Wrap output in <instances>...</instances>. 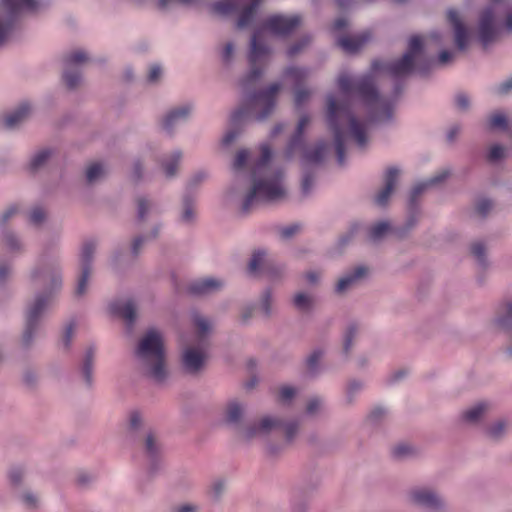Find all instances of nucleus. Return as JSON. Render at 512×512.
Instances as JSON below:
<instances>
[{
  "label": "nucleus",
  "instance_id": "1",
  "mask_svg": "<svg viewBox=\"0 0 512 512\" xmlns=\"http://www.w3.org/2000/svg\"><path fill=\"white\" fill-rule=\"evenodd\" d=\"M423 58V41L420 36L414 35L409 39L406 53L394 62L374 60L367 75L353 78L348 74H341L337 84L343 96H357L371 111L372 119L377 121L389 120L392 116L391 103L381 97L376 89V77L381 74L392 78H401L410 74L415 68L420 74H425L428 67L420 61ZM432 60L427 62L431 66Z\"/></svg>",
  "mask_w": 512,
  "mask_h": 512
},
{
  "label": "nucleus",
  "instance_id": "2",
  "mask_svg": "<svg viewBox=\"0 0 512 512\" xmlns=\"http://www.w3.org/2000/svg\"><path fill=\"white\" fill-rule=\"evenodd\" d=\"M271 158V147L268 144H262L260 146V157L253 162L251 168L253 186L243 201V213L250 212L258 203L274 202L285 197L283 173L280 170L272 169Z\"/></svg>",
  "mask_w": 512,
  "mask_h": 512
},
{
  "label": "nucleus",
  "instance_id": "3",
  "mask_svg": "<svg viewBox=\"0 0 512 512\" xmlns=\"http://www.w3.org/2000/svg\"><path fill=\"white\" fill-rule=\"evenodd\" d=\"M326 119L333 132L339 165L345 163V141L351 138L363 148L367 143L366 125L356 119L347 101L338 102L334 96L327 98Z\"/></svg>",
  "mask_w": 512,
  "mask_h": 512
},
{
  "label": "nucleus",
  "instance_id": "4",
  "mask_svg": "<svg viewBox=\"0 0 512 512\" xmlns=\"http://www.w3.org/2000/svg\"><path fill=\"white\" fill-rule=\"evenodd\" d=\"M281 84L273 83L267 89L249 95L247 101L231 115L234 126L255 113L257 120L266 119L274 110Z\"/></svg>",
  "mask_w": 512,
  "mask_h": 512
},
{
  "label": "nucleus",
  "instance_id": "5",
  "mask_svg": "<svg viewBox=\"0 0 512 512\" xmlns=\"http://www.w3.org/2000/svg\"><path fill=\"white\" fill-rule=\"evenodd\" d=\"M136 354L149 367L152 378L156 381L164 380L166 376L165 354L160 332L155 329L149 330L140 340Z\"/></svg>",
  "mask_w": 512,
  "mask_h": 512
},
{
  "label": "nucleus",
  "instance_id": "6",
  "mask_svg": "<svg viewBox=\"0 0 512 512\" xmlns=\"http://www.w3.org/2000/svg\"><path fill=\"white\" fill-rule=\"evenodd\" d=\"M310 123V117L308 115H303L297 124L294 135L291 137L287 149L286 156L287 158L292 157L296 152H303V158L307 163L316 164L320 163L327 151V143L320 142L316 145V147L312 150H307L304 145L303 136L304 131L308 124Z\"/></svg>",
  "mask_w": 512,
  "mask_h": 512
},
{
  "label": "nucleus",
  "instance_id": "7",
  "mask_svg": "<svg viewBox=\"0 0 512 512\" xmlns=\"http://www.w3.org/2000/svg\"><path fill=\"white\" fill-rule=\"evenodd\" d=\"M270 50L262 40L261 30L254 32L251 39V49L249 54L250 72L242 80L241 85L245 92H249L255 83L261 78L263 74V64L269 55Z\"/></svg>",
  "mask_w": 512,
  "mask_h": 512
},
{
  "label": "nucleus",
  "instance_id": "8",
  "mask_svg": "<svg viewBox=\"0 0 512 512\" xmlns=\"http://www.w3.org/2000/svg\"><path fill=\"white\" fill-rule=\"evenodd\" d=\"M1 7L6 17L0 20V44L8 37L22 11H34L37 8L36 0H1Z\"/></svg>",
  "mask_w": 512,
  "mask_h": 512
},
{
  "label": "nucleus",
  "instance_id": "9",
  "mask_svg": "<svg viewBox=\"0 0 512 512\" xmlns=\"http://www.w3.org/2000/svg\"><path fill=\"white\" fill-rule=\"evenodd\" d=\"M490 1L492 2V5L481 13L479 21V40L484 47L498 38L502 28L497 17L496 7L502 0Z\"/></svg>",
  "mask_w": 512,
  "mask_h": 512
},
{
  "label": "nucleus",
  "instance_id": "10",
  "mask_svg": "<svg viewBox=\"0 0 512 512\" xmlns=\"http://www.w3.org/2000/svg\"><path fill=\"white\" fill-rule=\"evenodd\" d=\"M302 22L300 15H273L264 22V28L274 35L287 36Z\"/></svg>",
  "mask_w": 512,
  "mask_h": 512
},
{
  "label": "nucleus",
  "instance_id": "11",
  "mask_svg": "<svg viewBox=\"0 0 512 512\" xmlns=\"http://www.w3.org/2000/svg\"><path fill=\"white\" fill-rule=\"evenodd\" d=\"M96 244L92 240L85 241L82 246L80 261L81 275L78 280L76 294L81 296L86 291L87 282L91 273V261L95 252Z\"/></svg>",
  "mask_w": 512,
  "mask_h": 512
},
{
  "label": "nucleus",
  "instance_id": "12",
  "mask_svg": "<svg viewBox=\"0 0 512 512\" xmlns=\"http://www.w3.org/2000/svg\"><path fill=\"white\" fill-rule=\"evenodd\" d=\"M88 60L86 53L82 50H76L69 53L65 59V70L63 73V80L69 89H73L80 83L81 76L77 71H71L70 67L84 63Z\"/></svg>",
  "mask_w": 512,
  "mask_h": 512
},
{
  "label": "nucleus",
  "instance_id": "13",
  "mask_svg": "<svg viewBox=\"0 0 512 512\" xmlns=\"http://www.w3.org/2000/svg\"><path fill=\"white\" fill-rule=\"evenodd\" d=\"M49 300L50 296L48 295L38 296L33 305L29 308L26 320V329L23 335V341L26 344L31 341L37 322L45 308L48 306Z\"/></svg>",
  "mask_w": 512,
  "mask_h": 512
},
{
  "label": "nucleus",
  "instance_id": "14",
  "mask_svg": "<svg viewBox=\"0 0 512 512\" xmlns=\"http://www.w3.org/2000/svg\"><path fill=\"white\" fill-rule=\"evenodd\" d=\"M447 20L454 30L455 44L458 50L464 51L469 42V32L465 27L459 13L455 9L447 11Z\"/></svg>",
  "mask_w": 512,
  "mask_h": 512
},
{
  "label": "nucleus",
  "instance_id": "15",
  "mask_svg": "<svg viewBox=\"0 0 512 512\" xmlns=\"http://www.w3.org/2000/svg\"><path fill=\"white\" fill-rule=\"evenodd\" d=\"M110 313L123 319L127 325H133L136 318V306L132 300H117L109 305Z\"/></svg>",
  "mask_w": 512,
  "mask_h": 512
},
{
  "label": "nucleus",
  "instance_id": "16",
  "mask_svg": "<svg viewBox=\"0 0 512 512\" xmlns=\"http://www.w3.org/2000/svg\"><path fill=\"white\" fill-rule=\"evenodd\" d=\"M223 287V282L215 278H202L189 285V292L193 295H206Z\"/></svg>",
  "mask_w": 512,
  "mask_h": 512
},
{
  "label": "nucleus",
  "instance_id": "17",
  "mask_svg": "<svg viewBox=\"0 0 512 512\" xmlns=\"http://www.w3.org/2000/svg\"><path fill=\"white\" fill-rule=\"evenodd\" d=\"M398 174L399 170L394 167H391L386 171L385 186L375 197V202L379 206H384L387 204L388 199L394 190Z\"/></svg>",
  "mask_w": 512,
  "mask_h": 512
},
{
  "label": "nucleus",
  "instance_id": "18",
  "mask_svg": "<svg viewBox=\"0 0 512 512\" xmlns=\"http://www.w3.org/2000/svg\"><path fill=\"white\" fill-rule=\"evenodd\" d=\"M412 502L417 505L436 509L441 505V499L428 489H416L410 494Z\"/></svg>",
  "mask_w": 512,
  "mask_h": 512
},
{
  "label": "nucleus",
  "instance_id": "19",
  "mask_svg": "<svg viewBox=\"0 0 512 512\" xmlns=\"http://www.w3.org/2000/svg\"><path fill=\"white\" fill-rule=\"evenodd\" d=\"M205 354L198 348H187L183 353V365L189 372H197L205 361Z\"/></svg>",
  "mask_w": 512,
  "mask_h": 512
},
{
  "label": "nucleus",
  "instance_id": "20",
  "mask_svg": "<svg viewBox=\"0 0 512 512\" xmlns=\"http://www.w3.org/2000/svg\"><path fill=\"white\" fill-rule=\"evenodd\" d=\"M370 32H363L356 36H343L338 40V45L348 53L357 52L369 39Z\"/></svg>",
  "mask_w": 512,
  "mask_h": 512
},
{
  "label": "nucleus",
  "instance_id": "21",
  "mask_svg": "<svg viewBox=\"0 0 512 512\" xmlns=\"http://www.w3.org/2000/svg\"><path fill=\"white\" fill-rule=\"evenodd\" d=\"M29 112L30 106L23 103L14 112L1 117L0 123L4 128L13 129L28 116Z\"/></svg>",
  "mask_w": 512,
  "mask_h": 512
},
{
  "label": "nucleus",
  "instance_id": "22",
  "mask_svg": "<svg viewBox=\"0 0 512 512\" xmlns=\"http://www.w3.org/2000/svg\"><path fill=\"white\" fill-rule=\"evenodd\" d=\"M448 171H443L436 175L435 177L415 185L411 191L410 195V206L413 207L417 201V198L429 187H432L440 182H442L448 176Z\"/></svg>",
  "mask_w": 512,
  "mask_h": 512
},
{
  "label": "nucleus",
  "instance_id": "23",
  "mask_svg": "<svg viewBox=\"0 0 512 512\" xmlns=\"http://www.w3.org/2000/svg\"><path fill=\"white\" fill-rule=\"evenodd\" d=\"M191 112V108L187 105L170 111L163 120V128L170 131L175 125L184 121Z\"/></svg>",
  "mask_w": 512,
  "mask_h": 512
},
{
  "label": "nucleus",
  "instance_id": "24",
  "mask_svg": "<svg viewBox=\"0 0 512 512\" xmlns=\"http://www.w3.org/2000/svg\"><path fill=\"white\" fill-rule=\"evenodd\" d=\"M367 272H368V269L364 266H359V267L355 268V270L351 274L341 278L338 281V283L336 285V292L343 293L349 287H351L354 283H356L357 280L364 277L367 274Z\"/></svg>",
  "mask_w": 512,
  "mask_h": 512
},
{
  "label": "nucleus",
  "instance_id": "25",
  "mask_svg": "<svg viewBox=\"0 0 512 512\" xmlns=\"http://www.w3.org/2000/svg\"><path fill=\"white\" fill-rule=\"evenodd\" d=\"M261 1L252 0L249 5L243 8L237 21L238 28H245L252 23Z\"/></svg>",
  "mask_w": 512,
  "mask_h": 512
},
{
  "label": "nucleus",
  "instance_id": "26",
  "mask_svg": "<svg viewBox=\"0 0 512 512\" xmlns=\"http://www.w3.org/2000/svg\"><path fill=\"white\" fill-rule=\"evenodd\" d=\"M497 323L503 329L512 327V302H506L499 306L497 311Z\"/></svg>",
  "mask_w": 512,
  "mask_h": 512
},
{
  "label": "nucleus",
  "instance_id": "27",
  "mask_svg": "<svg viewBox=\"0 0 512 512\" xmlns=\"http://www.w3.org/2000/svg\"><path fill=\"white\" fill-rule=\"evenodd\" d=\"M489 406L485 402L478 403L476 406L463 413V419L466 422L474 423L488 410Z\"/></svg>",
  "mask_w": 512,
  "mask_h": 512
},
{
  "label": "nucleus",
  "instance_id": "28",
  "mask_svg": "<svg viewBox=\"0 0 512 512\" xmlns=\"http://www.w3.org/2000/svg\"><path fill=\"white\" fill-rule=\"evenodd\" d=\"M280 426H281V422L280 421H278L276 419H273V418H270V417H265V418H263L261 420L258 428L253 427V428H250L247 431V436L248 437H252L257 432H267V431H269L270 429H272L274 427H280Z\"/></svg>",
  "mask_w": 512,
  "mask_h": 512
},
{
  "label": "nucleus",
  "instance_id": "29",
  "mask_svg": "<svg viewBox=\"0 0 512 512\" xmlns=\"http://www.w3.org/2000/svg\"><path fill=\"white\" fill-rule=\"evenodd\" d=\"M214 13L219 15H229L236 11V0H220L212 5Z\"/></svg>",
  "mask_w": 512,
  "mask_h": 512
},
{
  "label": "nucleus",
  "instance_id": "30",
  "mask_svg": "<svg viewBox=\"0 0 512 512\" xmlns=\"http://www.w3.org/2000/svg\"><path fill=\"white\" fill-rule=\"evenodd\" d=\"M180 159L181 153L175 152L170 156L169 159L163 162V168L167 177H172L175 175Z\"/></svg>",
  "mask_w": 512,
  "mask_h": 512
},
{
  "label": "nucleus",
  "instance_id": "31",
  "mask_svg": "<svg viewBox=\"0 0 512 512\" xmlns=\"http://www.w3.org/2000/svg\"><path fill=\"white\" fill-rule=\"evenodd\" d=\"M52 152L49 149L39 151L31 160L29 168L31 171H36L41 168L44 163L50 158Z\"/></svg>",
  "mask_w": 512,
  "mask_h": 512
},
{
  "label": "nucleus",
  "instance_id": "32",
  "mask_svg": "<svg viewBox=\"0 0 512 512\" xmlns=\"http://www.w3.org/2000/svg\"><path fill=\"white\" fill-rule=\"evenodd\" d=\"M33 278H43L45 281L49 280L51 283V286L53 288H57L61 284V279L58 276H55L53 272L50 269H44L43 271H35L33 272Z\"/></svg>",
  "mask_w": 512,
  "mask_h": 512
},
{
  "label": "nucleus",
  "instance_id": "33",
  "mask_svg": "<svg viewBox=\"0 0 512 512\" xmlns=\"http://www.w3.org/2000/svg\"><path fill=\"white\" fill-rule=\"evenodd\" d=\"M390 229L388 222H379L370 228L369 236L372 240H378L382 238Z\"/></svg>",
  "mask_w": 512,
  "mask_h": 512
},
{
  "label": "nucleus",
  "instance_id": "34",
  "mask_svg": "<svg viewBox=\"0 0 512 512\" xmlns=\"http://www.w3.org/2000/svg\"><path fill=\"white\" fill-rule=\"evenodd\" d=\"M488 125L490 129H502L507 128V119L503 113L496 112L489 117Z\"/></svg>",
  "mask_w": 512,
  "mask_h": 512
},
{
  "label": "nucleus",
  "instance_id": "35",
  "mask_svg": "<svg viewBox=\"0 0 512 512\" xmlns=\"http://www.w3.org/2000/svg\"><path fill=\"white\" fill-rule=\"evenodd\" d=\"M243 410L237 402L229 403L227 407V421L230 423H236L240 420Z\"/></svg>",
  "mask_w": 512,
  "mask_h": 512
},
{
  "label": "nucleus",
  "instance_id": "36",
  "mask_svg": "<svg viewBox=\"0 0 512 512\" xmlns=\"http://www.w3.org/2000/svg\"><path fill=\"white\" fill-rule=\"evenodd\" d=\"M286 75L289 76L296 85H299L308 76V71L303 68L290 67L286 70Z\"/></svg>",
  "mask_w": 512,
  "mask_h": 512
},
{
  "label": "nucleus",
  "instance_id": "37",
  "mask_svg": "<svg viewBox=\"0 0 512 512\" xmlns=\"http://www.w3.org/2000/svg\"><path fill=\"white\" fill-rule=\"evenodd\" d=\"M104 173V169L99 163H93L87 167L86 179L89 183L94 182Z\"/></svg>",
  "mask_w": 512,
  "mask_h": 512
},
{
  "label": "nucleus",
  "instance_id": "38",
  "mask_svg": "<svg viewBox=\"0 0 512 512\" xmlns=\"http://www.w3.org/2000/svg\"><path fill=\"white\" fill-rule=\"evenodd\" d=\"M94 352L92 349H89L86 353V357L83 364V375L88 385L91 384V371H92V361H93Z\"/></svg>",
  "mask_w": 512,
  "mask_h": 512
},
{
  "label": "nucleus",
  "instance_id": "39",
  "mask_svg": "<svg viewBox=\"0 0 512 512\" xmlns=\"http://www.w3.org/2000/svg\"><path fill=\"white\" fill-rule=\"evenodd\" d=\"M264 252L263 251H255L252 255V258L248 265V270L251 274L258 271L262 263L264 262Z\"/></svg>",
  "mask_w": 512,
  "mask_h": 512
},
{
  "label": "nucleus",
  "instance_id": "40",
  "mask_svg": "<svg viewBox=\"0 0 512 512\" xmlns=\"http://www.w3.org/2000/svg\"><path fill=\"white\" fill-rule=\"evenodd\" d=\"M249 159V152L248 150H240L236 156H235V159H234V162H233V168L234 170H241L242 168L245 167L247 161Z\"/></svg>",
  "mask_w": 512,
  "mask_h": 512
},
{
  "label": "nucleus",
  "instance_id": "41",
  "mask_svg": "<svg viewBox=\"0 0 512 512\" xmlns=\"http://www.w3.org/2000/svg\"><path fill=\"white\" fill-rule=\"evenodd\" d=\"M294 305L299 310H307L311 305V298L304 293H298L294 297Z\"/></svg>",
  "mask_w": 512,
  "mask_h": 512
},
{
  "label": "nucleus",
  "instance_id": "42",
  "mask_svg": "<svg viewBox=\"0 0 512 512\" xmlns=\"http://www.w3.org/2000/svg\"><path fill=\"white\" fill-rule=\"evenodd\" d=\"M194 324H195V327L198 330L200 338L204 337L206 335V333L210 329L209 322L205 318L200 317V316H195L194 317Z\"/></svg>",
  "mask_w": 512,
  "mask_h": 512
},
{
  "label": "nucleus",
  "instance_id": "43",
  "mask_svg": "<svg viewBox=\"0 0 512 512\" xmlns=\"http://www.w3.org/2000/svg\"><path fill=\"white\" fill-rule=\"evenodd\" d=\"M357 330L358 328L355 326V325H351L346 334H345V338H344V352L345 353H349L351 347H352V341H353V338L354 336L356 335L357 333Z\"/></svg>",
  "mask_w": 512,
  "mask_h": 512
},
{
  "label": "nucleus",
  "instance_id": "44",
  "mask_svg": "<svg viewBox=\"0 0 512 512\" xmlns=\"http://www.w3.org/2000/svg\"><path fill=\"white\" fill-rule=\"evenodd\" d=\"M310 94V91L305 88H297L294 98L295 105L301 107L309 99Z\"/></svg>",
  "mask_w": 512,
  "mask_h": 512
},
{
  "label": "nucleus",
  "instance_id": "45",
  "mask_svg": "<svg viewBox=\"0 0 512 512\" xmlns=\"http://www.w3.org/2000/svg\"><path fill=\"white\" fill-rule=\"evenodd\" d=\"M183 205L184 211L182 214V220L185 222H190L194 217V209L192 202L188 198H185Z\"/></svg>",
  "mask_w": 512,
  "mask_h": 512
},
{
  "label": "nucleus",
  "instance_id": "46",
  "mask_svg": "<svg viewBox=\"0 0 512 512\" xmlns=\"http://www.w3.org/2000/svg\"><path fill=\"white\" fill-rule=\"evenodd\" d=\"M411 452V447L408 444L404 443L395 446L392 450L393 456L396 458H402L404 456L409 455Z\"/></svg>",
  "mask_w": 512,
  "mask_h": 512
},
{
  "label": "nucleus",
  "instance_id": "47",
  "mask_svg": "<svg viewBox=\"0 0 512 512\" xmlns=\"http://www.w3.org/2000/svg\"><path fill=\"white\" fill-rule=\"evenodd\" d=\"M505 149L501 145H494L490 148L488 159L490 161H497L504 156Z\"/></svg>",
  "mask_w": 512,
  "mask_h": 512
},
{
  "label": "nucleus",
  "instance_id": "48",
  "mask_svg": "<svg viewBox=\"0 0 512 512\" xmlns=\"http://www.w3.org/2000/svg\"><path fill=\"white\" fill-rule=\"evenodd\" d=\"M472 254L478 259V261L483 264L485 248L482 243L475 242L471 245Z\"/></svg>",
  "mask_w": 512,
  "mask_h": 512
},
{
  "label": "nucleus",
  "instance_id": "49",
  "mask_svg": "<svg viewBox=\"0 0 512 512\" xmlns=\"http://www.w3.org/2000/svg\"><path fill=\"white\" fill-rule=\"evenodd\" d=\"M45 219V212L42 208L36 207L30 213V222L38 225Z\"/></svg>",
  "mask_w": 512,
  "mask_h": 512
},
{
  "label": "nucleus",
  "instance_id": "50",
  "mask_svg": "<svg viewBox=\"0 0 512 512\" xmlns=\"http://www.w3.org/2000/svg\"><path fill=\"white\" fill-rule=\"evenodd\" d=\"M295 393L296 391L293 387L283 386L279 391V398L282 402H286L291 400L294 397Z\"/></svg>",
  "mask_w": 512,
  "mask_h": 512
},
{
  "label": "nucleus",
  "instance_id": "51",
  "mask_svg": "<svg viewBox=\"0 0 512 512\" xmlns=\"http://www.w3.org/2000/svg\"><path fill=\"white\" fill-rule=\"evenodd\" d=\"M491 208L492 203L488 199H482L476 205V211L480 216H485Z\"/></svg>",
  "mask_w": 512,
  "mask_h": 512
},
{
  "label": "nucleus",
  "instance_id": "52",
  "mask_svg": "<svg viewBox=\"0 0 512 512\" xmlns=\"http://www.w3.org/2000/svg\"><path fill=\"white\" fill-rule=\"evenodd\" d=\"M300 228L301 227L298 224H292L287 227H284L280 231L281 237L284 239H288L295 235L298 231H300Z\"/></svg>",
  "mask_w": 512,
  "mask_h": 512
},
{
  "label": "nucleus",
  "instance_id": "53",
  "mask_svg": "<svg viewBox=\"0 0 512 512\" xmlns=\"http://www.w3.org/2000/svg\"><path fill=\"white\" fill-rule=\"evenodd\" d=\"M322 356V352L319 350L314 351L307 359V367L313 372L316 369L317 363Z\"/></svg>",
  "mask_w": 512,
  "mask_h": 512
},
{
  "label": "nucleus",
  "instance_id": "54",
  "mask_svg": "<svg viewBox=\"0 0 512 512\" xmlns=\"http://www.w3.org/2000/svg\"><path fill=\"white\" fill-rule=\"evenodd\" d=\"M150 205L148 201L144 198H139L137 201V211H138V218L139 220H143L145 217V214L147 213Z\"/></svg>",
  "mask_w": 512,
  "mask_h": 512
},
{
  "label": "nucleus",
  "instance_id": "55",
  "mask_svg": "<svg viewBox=\"0 0 512 512\" xmlns=\"http://www.w3.org/2000/svg\"><path fill=\"white\" fill-rule=\"evenodd\" d=\"M505 423L502 422V421H499L497 422L496 424H494L490 429H489V435L492 437V438H499L502 433L504 432L505 430Z\"/></svg>",
  "mask_w": 512,
  "mask_h": 512
},
{
  "label": "nucleus",
  "instance_id": "56",
  "mask_svg": "<svg viewBox=\"0 0 512 512\" xmlns=\"http://www.w3.org/2000/svg\"><path fill=\"white\" fill-rule=\"evenodd\" d=\"M145 447L146 452L150 457H154L156 455L158 448L155 443L154 437L151 434L147 436Z\"/></svg>",
  "mask_w": 512,
  "mask_h": 512
},
{
  "label": "nucleus",
  "instance_id": "57",
  "mask_svg": "<svg viewBox=\"0 0 512 512\" xmlns=\"http://www.w3.org/2000/svg\"><path fill=\"white\" fill-rule=\"evenodd\" d=\"M455 103L458 109L465 110L469 106V99L465 94L459 93L455 98Z\"/></svg>",
  "mask_w": 512,
  "mask_h": 512
},
{
  "label": "nucleus",
  "instance_id": "58",
  "mask_svg": "<svg viewBox=\"0 0 512 512\" xmlns=\"http://www.w3.org/2000/svg\"><path fill=\"white\" fill-rule=\"evenodd\" d=\"M454 58V53L448 50H443L440 52L437 63L440 65H445L452 61Z\"/></svg>",
  "mask_w": 512,
  "mask_h": 512
},
{
  "label": "nucleus",
  "instance_id": "59",
  "mask_svg": "<svg viewBox=\"0 0 512 512\" xmlns=\"http://www.w3.org/2000/svg\"><path fill=\"white\" fill-rule=\"evenodd\" d=\"M74 333V323H69L63 335V343L65 347H69Z\"/></svg>",
  "mask_w": 512,
  "mask_h": 512
},
{
  "label": "nucleus",
  "instance_id": "60",
  "mask_svg": "<svg viewBox=\"0 0 512 512\" xmlns=\"http://www.w3.org/2000/svg\"><path fill=\"white\" fill-rule=\"evenodd\" d=\"M162 70L159 65H152L148 73V80L150 82L157 81L161 76Z\"/></svg>",
  "mask_w": 512,
  "mask_h": 512
},
{
  "label": "nucleus",
  "instance_id": "61",
  "mask_svg": "<svg viewBox=\"0 0 512 512\" xmlns=\"http://www.w3.org/2000/svg\"><path fill=\"white\" fill-rule=\"evenodd\" d=\"M512 90V77L501 83L497 88V94H506Z\"/></svg>",
  "mask_w": 512,
  "mask_h": 512
},
{
  "label": "nucleus",
  "instance_id": "62",
  "mask_svg": "<svg viewBox=\"0 0 512 512\" xmlns=\"http://www.w3.org/2000/svg\"><path fill=\"white\" fill-rule=\"evenodd\" d=\"M22 470L20 468L12 469L9 473V479L12 484H18L22 479Z\"/></svg>",
  "mask_w": 512,
  "mask_h": 512
},
{
  "label": "nucleus",
  "instance_id": "63",
  "mask_svg": "<svg viewBox=\"0 0 512 512\" xmlns=\"http://www.w3.org/2000/svg\"><path fill=\"white\" fill-rule=\"evenodd\" d=\"M308 43H309V39H305V40H303L302 42L297 43V44H295V45L291 46V47L289 48V50H288V55H289V56H294V55H296V54H297V53H299V52L301 51V49H302L305 45H307Z\"/></svg>",
  "mask_w": 512,
  "mask_h": 512
},
{
  "label": "nucleus",
  "instance_id": "64",
  "mask_svg": "<svg viewBox=\"0 0 512 512\" xmlns=\"http://www.w3.org/2000/svg\"><path fill=\"white\" fill-rule=\"evenodd\" d=\"M321 406V401L318 398L311 399L307 404V413L314 414Z\"/></svg>",
  "mask_w": 512,
  "mask_h": 512
}]
</instances>
